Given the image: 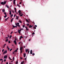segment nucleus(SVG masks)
<instances>
[{"label": "nucleus", "instance_id": "16", "mask_svg": "<svg viewBox=\"0 0 64 64\" xmlns=\"http://www.w3.org/2000/svg\"><path fill=\"white\" fill-rule=\"evenodd\" d=\"M7 50H6V51L4 52L5 53H7Z\"/></svg>", "mask_w": 64, "mask_h": 64}, {"label": "nucleus", "instance_id": "22", "mask_svg": "<svg viewBox=\"0 0 64 64\" xmlns=\"http://www.w3.org/2000/svg\"><path fill=\"white\" fill-rule=\"evenodd\" d=\"M28 51V49L26 50V53H27V52Z\"/></svg>", "mask_w": 64, "mask_h": 64}, {"label": "nucleus", "instance_id": "42", "mask_svg": "<svg viewBox=\"0 0 64 64\" xmlns=\"http://www.w3.org/2000/svg\"><path fill=\"white\" fill-rule=\"evenodd\" d=\"M4 49H3L2 50V52H3V51H4Z\"/></svg>", "mask_w": 64, "mask_h": 64}, {"label": "nucleus", "instance_id": "10", "mask_svg": "<svg viewBox=\"0 0 64 64\" xmlns=\"http://www.w3.org/2000/svg\"><path fill=\"white\" fill-rule=\"evenodd\" d=\"M18 33H19V34H20L21 33V32L20 31L18 30Z\"/></svg>", "mask_w": 64, "mask_h": 64}, {"label": "nucleus", "instance_id": "29", "mask_svg": "<svg viewBox=\"0 0 64 64\" xmlns=\"http://www.w3.org/2000/svg\"><path fill=\"white\" fill-rule=\"evenodd\" d=\"M19 22H20V23H22V22H21V21L20 20L19 21Z\"/></svg>", "mask_w": 64, "mask_h": 64}, {"label": "nucleus", "instance_id": "37", "mask_svg": "<svg viewBox=\"0 0 64 64\" xmlns=\"http://www.w3.org/2000/svg\"><path fill=\"white\" fill-rule=\"evenodd\" d=\"M4 62V60H2V62H1V64H2V63H3V62Z\"/></svg>", "mask_w": 64, "mask_h": 64}, {"label": "nucleus", "instance_id": "9", "mask_svg": "<svg viewBox=\"0 0 64 64\" xmlns=\"http://www.w3.org/2000/svg\"><path fill=\"white\" fill-rule=\"evenodd\" d=\"M5 46H6V44H4L3 45V48H4L5 47Z\"/></svg>", "mask_w": 64, "mask_h": 64}, {"label": "nucleus", "instance_id": "34", "mask_svg": "<svg viewBox=\"0 0 64 64\" xmlns=\"http://www.w3.org/2000/svg\"><path fill=\"white\" fill-rule=\"evenodd\" d=\"M11 43L10 41V40H8V43Z\"/></svg>", "mask_w": 64, "mask_h": 64}, {"label": "nucleus", "instance_id": "21", "mask_svg": "<svg viewBox=\"0 0 64 64\" xmlns=\"http://www.w3.org/2000/svg\"><path fill=\"white\" fill-rule=\"evenodd\" d=\"M10 15H11V10H10Z\"/></svg>", "mask_w": 64, "mask_h": 64}, {"label": "nucleus", "instance_id": "35", "mask_svg": "<svg viewBox=\"0 0 64 64\" xmlns=\"http://www.w3.org/2000/svg\"><path fill=\"white\" fill-rule=\"evenodd\" d=\"M6 2H4V4H6Z\"/></svg>", "mask_w": 64, "mask_h": 64}, {"label": "nucleus", "instance_id": "25", "mask_svg": "<svg viewBox=\"0 0 64 64\" xmlns=\"http://www.w3.org/2000/svg\"><path fill=\"white\" fill-rule=\"evenodd\" d=\"M12 16H13V14H12L10 16V17H11V18H12Z\"/></svg>", "mask_w": 64, "mask_h": 64}, {"label": "nucleus", "instance_id": "23", "mask_svg": "<svg viewBox=\"0 0 64 64\" xmlns=\"http://www.w3.org/2000/svg\"><path fill=\"white\" fill-rule=\"evenodd\" d=\"M2 12H4L5 11V10L4 9L2 10Z\"/></svg>", "mask_w": 64, "mask_h": 64}, {"label": "nucleus", "instance_id": "61", "mask_svg": "<svg viewBox=\"0 0 64 64\" xmlns=\"http://www.w3.org/2000/svg\"><path fill=\"white\" fill-rule=\"evenodd\" d=\"M21 39H22L21 38H19V39L20 40H21Z\"/></svg>", "mask_w": 64, "mask_h": 64}, {"label": "nucleus", "instance_id": "50", "mask_svg": "<svg viewBox=\"0 0 64 64\" xmlns=\"http://www.w3.org/2000/svg\"><path fill=\"white\" fill-rule=\"evenodd\" d=\"M16 16V14H14V17H15Z\"/></svg>", "mask_w": 64, "mask_h": 64}, {"label": "nucleus", "instance_id": "62", "mask_svg": "<svg viewBox=\"0 0 64 64\" xmlns=\"http://www.w3.org/2000/svg\"><path fill=\"white\" fill-rule=\"evenodd\" d=\"M6 64H8V62H6Z\"/></svg>", "mask_w": 64, "mask_h": 64}, {"label": "nucleus", "instance_id": "17", "mask_svg": "<svg viewBox=\"0 0 64 64\" xmlns=\"http://www.w3.org/2000/svg\"><path fill=\"white\" fill-rule=\"evenodd\" d=\"M6 7H7L8 8H9V6H8L7 5V4H6Z\"/></svg>", "mask_w": 64, "mask_h": 64}, {"label": "nucleus", "instance_id": "43", "mask_svg": "<svg viewBox=\"0 0 64 64\" xmlns=\"http://www.w3.org/2000/svg\"><path fill=\"white\" fill-rule=\"evenodd\" d=\"M14 4H15V2H13Z\"/></svg>", "mask_w": 64, "mask_h": 64}, {"label": "nucleus", "instance_id": "20", "mask_svg": "<svg viewBox=\"0 0 64 64\" xmlns=\"http://www.w3.org/2000/svg\"><path fill=\"white\" fill-rule=\"evenodd\" d=\"M20 38H23V37H22V36L21 35V36L20 37Z\"/></svg>", "mask_w": 64, "mask_h": 64}, {"label": "nucleus", "instance_id": "18", "mask_svg": "<svg viewBox=\"0 0 64 64\" xmlns=\"http://www.w3.org/2000/svg\"><path fill=\"white\" fill-rule=\"evenodd\" d=\"M29 27L30 28H32V26L31 25H30L29 26Z\"/></svg>", "mask_w": 64, "mask_h": 64}, {"label": "nucleus", "instance_id": "36", "mask_svg": "<svg viewBox=\"0 0 64 64\" xmlns=\"http://www.w3.org/2000/svg\"><path fill=\"white\" fill-rule=\"evenodd\" d=\"M18 30V31H20L21 32V30H21V29H20V30Z\"/></svg>", "mask_w": 64, "mask_h": 64}, {"label": "nucleus", "instance_id": "44", "mask_svg": "<svg viewBox=\"0 0 64 64\" xmlns=\"http://www.w3.org/2000/svg\"><path fill=\"white\" fill-rule=\"evenodd\" d=\"M9 58L10 59V60H12V59H11V58H10V57H9Z\"/></svg>", "mask_w": 64, "mask_h": 64}, {"label": "nucleus", "instance_id": "64", "mask_svg": "<svg viewBox=\"0 0 64 64\" xmlns=\"http://www.w3.org/2000/svg\"><path fill=\"white\" fill-rule=\"evenodd\" d=\"M8 50H10V48H8Z\"/></svg>", "mask_w": 64, "mask_h": 64}, {"label": "nucleus", "instance_id": "45", "mask_svg": "<svg viewBox=\"0 0 64 64\" xmlns=\"http://www.w3.org/2000/svg\"><path fill=\"white\" fill-rule=\"evenodd\" d=\"M34 34H35V33L34 32L32 33V35H34Z\"/></svg>", "mask_w": 64, "mask_h": 64}, {"label": "nucleus", "instance_id": "3", "mask_svg": "<svg viewBox=\"0 0 64 64\" xmlns=\"http://www.w3.org/2000/svg\"><path fill=\"white\" fill-rule=\"evenodd\" d=\"M14 43L15 45H17V42L15 40H14Z\"/></svg>", "mask_w": 64, "mask_h": 64}, {"label": "nucleus", "instance_id": "51", "mask_svg": "<svg viewBox=\"0 0 64 64\" xmlns=\"http://www.w3.org/2000/svg\"><path fill=\"white\" fill-rule=\"evenodd\" d=\"M6 61V59H4V62H5V61Z\"/></svg>", "mask_w": 64, "mask_h": 64}, {"label": "nucleus", "instance_id": "54", "mask_svg": "<svg viewBox=\"0 0 64 64\" xmlns=\"http://www.w3.org/2000/svg\"><path fill=\"white\" fill-rule=\"evenodd\" d=\"M35 27H37V25H35Z\"/></svg>", "mask_w": 64, "mask_h": 64}, {"label": "nucleus", "instance_id": "6", "mask_svg": "<svg viewBox=\"0 0 64 64\" xmlns=\"http://www.w3.org/2000/svg\"><path fill=\"white\" fill-rule=\"evenodd\" d=\"M16 19H19V18H19V16H16Z\"/></svg>", "mask_w": 64, "mask_h": 64}, {"label": "nucleus", "instance_id": "19", "mask_svg": "<svg viewBox=\"0 0 64 64\" xmlns=\"http://www.w3.org/2000/svg\"><path fill=\"white\" fill-rule=\"evenodd\" d=\"M12 60H13V61H14V60H15V58H14V57H13L12 58Z\"/></svg>", "mask_w": 64, "mask_h": 64}, {"label": "nucleus", "instance_id": "46", "mask_svg": "<svg viewBox=\"0 0 64 64\" xmlns=\"http://www.w3.org/2000/svg\"><path fill=\"white\" fill-rule=\"evenodd\" d=\"M4 14H5H5H6V12H4Z\"/></svg>", "mask_w": 64, "mask_h": 64}, {"label": "nucleus", "instance_id": "14", "mask_svg": "<svg viewBox=\"0 0 64 64\" xmlns=\"http://www.w3.org/2000/svg\"><path fill=\"white\" fill-rule=\"evenodd\" d=\"M5 16H4V18H5L6 17H7V14H5Z\"/></svg>", "mask_w": 64, "mask_h": 64}, {"label": "nucleus", "instance_id": "38", "mask_svg": "<svg viewBox=\"0 0 64 64\" xmlns=\"http://www.w3.org/2000/svg\"><path fill=\"white\" fill-rule=\"evenodd\" d=\"M16 64H18V61L17 60L16 61Z\"/></svg>", "mask_w": 64, "mask_h": 64}, {"label": "nucleus", "instance_id": "26", "mask_svg": "<svg viewBox=\"0 0 64 64\" xmlns=\"http://www.w3.org/2000/svg\"><path fill=\"white\" fill-rule=\"evenodd\" d=\"M18 13H20L21 12V10H19L18 12Z\"/></svg>", "mask_w": 64, "mask_h": 64}, {"label": "nucleus", "instance_id": "4", "mask_svg": "<svg viewBox=\"0 0 64 64\" xmlns=\"http://www.w3.org/2000/svg\"><path fill=\"white\" fill-rule=\"evenodd\" d=\"M7 58V55L4 56V59H6Z\"/></svg>", "mask_w": 64, "mask_h": 64}, {"label": "nucleus", "instance_id": "31", "mask_svg": "<svg viewBox=\"0 0 64 64\" xmlns=\"http://www.w3.org/2000/svg\"><path fill=\"white\" fill-rule=\"evenodd\" d=\"M24 64V62H22L21 63V64Z\"/></svg>", "mask_w": 64, "mask_h": 64}, {"label": "nucleus", "instance_id": "48", "mask_svg": "<svg viewBox=\"0 0 64 64\" xmlns=\"http://www.w3.org/2000/svg\"><path fill=\"white\" fill-rule=\"evenodd\" d=\"M12 50V49H10V51H11V50Z\"/></svg>", "mask_w": 64, "mask_h": 64}, {"label": "nucleus", "instance_id": "33", "mask_svg": "<svg viewBox=\"0 0 64 64\" xmlns=\"http://www.w3.org/2000/svg\"><path fill=\"white\" fill-rule=\"evenodd\" d=\"M14 52H17V50H15L14 51Z\"/></svg>", "mask_w": 64, "mask_h": 64}, {"label": "nucleus", "instance_id": "41", "mask_svg": "<svg viewBox=\"0 0 64 64\" xmlns=\"http://www.w3.org/2000/svg\"><path fill=\"white\" fill-rule=\"evenodd\" d=\"M34 55H35V54H34V53L32 54V55L34 56Z\"/></svg>", "mask_w": 64, "mask_h": 64}, {"label": "nucleus", "instance_id": "13", "mask_svg": "<svg viewBox=\"0 0 64 64\" xmlns=\"http://www.w3.org/2000/svg\"><path fill=\"white\" fill-rule=\"evenodd\" d=\"M30 53L31 54H32V50H31L30 51Z\"/></svg>", "mask_w": 64, "mask_h": 64}, {"label": "nucleus", "instance_id": "30", "mask_svg": "<svg viewBox=\"0 0 64 64\" xmlns=\"http://www.w3.org/2000/svg\"><path fill=\"white\" fill-rule=\"evenodd\" d=\"M11 37H12V35H10V39H11Z\"/></svg>", "mask_w": 64, "mask_h": 64}, {"label": "nucleus", "instance_id": "53", "mask_svg": "<svg viewBox=\"0 0 64 64\" xmlns=\"http://www.w3.org/2000/svg\"><path fill=\"white\" fill-rule=\"evenodd\" d=\"M29 24H27V26H29Z\"/></svg>", "mask_w": 64, "mask_h": 64}, {"label": "nucleus", "instance_id": "1", "mask_svg": "<svg viewBox=\"0 0 64 64\" xmlns=\"http://www.w3.org/2000/svg\"><path fill=\"white\" fill-rule=\"evenodd\" d=\"M15 24L17 26H18V27L19 28L21 26L20 25H19V23L18 22L17 23V24L16 23Z\"/></svg>", "mask_w": 64, "mask_h": 64}, {"label": "nucleus", "instance_id": "47", "mask_svg": "<svg viewBox=\"0 0 64 64\" xmlns=\"http://www.w3.org/2000/svg\"><path fill=\"white\" fill-rule=\"evenodd\" d=\"M20 43H21V42H18V44H20Z\"/></svg>", "mask_w": 64, "mask_h": 64}, {"label": "nucleus", "instance_id": "8", "mask_svg": "<svg viewBox=\"0 0 64 64\" xmlns=\"http://www.w3.org/2000/svg\"><path fill=\"white\" fill-rule=\"evenodd\" d=\"M1 4H2V5H4V2H2L1 3Z\"/></svg>", "mask_w": 64, "mask_h": 64}, {"label": "nucleus", "instance_id": "5", "mask_svg": "<svg viewBox=\"0 0 64 64\" xmlns=\"http://www.w3.org/2000/svg\"><path fill=\"white\" fill-rule=\"evenodd\" d=\"M23 48L22 47H21L20 48V51H22V48Z\"/></svg>", "mask_w": 64, "mask_h": 64}, {"label": "nucleus", "instance_id": "2", "mask_svg": "<svg viewBox=\"0 0 64 64\" xmlns=\"http://www.w3.org/2000/svg\"><path fill=\"white\" fill-rule=\"evenodd\" d=\"M22 12H20L19 13V15L20 17H21L23 16V14H22Z\"/></svg>", "mask_w": 64, "mask_h": 64}, {"label": "nucleus", "instance_id": "11", "mask_svg": "<svg viewBox=\"0 0 64 64\" xmlns=\"http://www.w3.org/2000/svg\"><path fill=\"white\" fill-rule=\"evenodd\" d=\"M24 57H26V54H24Z\"/></svg>", "mask_w": 64, "mask_h": 64}, {"label": "nucleus", "instance_id": "28", "mask_svg": "<svg viewBox=\"0 0 64 64\" xmlns=\"http://www.w3.org/2000/svg\"><path fill=\"white\" fill-rule=\"evenodd\" d=\"M22 50H20V54H22Z\"/></svg>", "mask_w": 64, "mask_h": 64}, {"label": "nucleus", "instance_id": "39", "mask_svg": "<svg viewBox=\"0 0 64 64\" xmlns=\"http://www.w3.org/2000/svg\"><path fill=\"white\" fill-rule=\"evenodd\" d=\"M0 61H3V59H0Z\"/></svg>", "mask_w": 64, "mask_h": 64}, {"label": "nucleus", "instance_id": "63", "mask_svg": "<svg viewBox=\"0 0 64 64\" xmlns=\"http://www.w3.org/2000/svg\"><path fill=\"white\" fill-rule=\"evenodd\" d=\"M8 37H10V36H9V35H8Z\"/></svg>", "mask_w": 64, "mask_h": 64}, {"label": "nucleus", "instance_id": "60", "mask_svg": "<svg viewBox=\"0 0 64 64\" xmlns=\"http://www.w3.org/2000/svg\"><path fill=\"white\" fill-rule=\"evenodd\" d=\"M15 1H16V0H14L13 1V2H15Z\"/></svg>", "mask_w": 64, "mask_h": 64}, {"label": "nucleus", "instance_id": "27", "mask_svg": "<svg viewBox=\"0 0 64 64\" xmlns=\"http://www.w3.org/2000/svg\"><path fill=\"white\" fill-rule=\"evenodd\" d=\"M26 21L27 22L28 21V20H27V19H26Z\"/></svg>", "mask_w": 64, "mask_h": 64}, {"label": "nucleus", "instance_id": "49", "mask_svg": "<svg viewBox=\"0 0 64 64\" xmlns=\"http://www.w3.org/2000/svg\"><path fill=\"white\" fill-rule=\"evenodd\" d=\"M13 54H15V52H14H14H13Z\"/></svg>", "mask_w": 64, "mask_h": 64}, {"label": "nucleus", "instance_id": "15", "mask_svg": "<svg viewBox=\"0 0 64 64\" xmlns=\"http://www.w3.org/2000/svg\"><path fill=\"white\" fill-rule=\"evenodd\" d=\"M14 19V18H12V19L11 20V22H12V20H13V19Z\"/></svg>", "mask_w": 64, "mask_h": 64}, {"label": "nucleus", "instance_id": "58", "mask_svg": "<svg viewBox=\"0 0 64 64\" xmlns=\"http://www.w3.org/2000/svg\"><path fill=\"white\" fill-rule=\"evenodd\" d=\"M22 3V2H20V3H19V4H21Z\"/></svg>", "mask_w": 64, "mask_h": 64}, {"label": "nucleus", "instance_id": "56", "mask_svg": "<svg viewBox=\"0 0 64 64\" xmlns=\"http://www.w3.org/2000/svg\"><path fill=\"white\" fill-rule=\"evenodd\" d=\"M14 10H16V8H15Z\"/></svg>", "mask_w": 64, "mask_h": 64}, {"label": "nucleus", "instance_id": "40", "mask_svg": "<svg viewBox=\"0 0 64 64\" xmlns=\"http://www.w3.org/2000/svg\"><path fill=\"white\" fill-rule=\"evenodd\" d=\"M18 7H21V6L20 5H18Z\"/></svg>", "mask_w": 64, "mask_h": 64}, {"label": "nucleus", "instance_id": "7", "mask_svg": "<svg viewBox=\"0 0 64 64\" xmlns=\"http://www.w3.org/2000/svg\"><path fill=\"white\" fill-rule=\"evenodd\" d=\"M9 18V17H8L7 18H6L5 20V21H7V20H8V19Z\"/></svg>", "mask_w": 64, "mask_h": 64}, {"label": "nucleus", "instance_id": "55", "mask_svg": "<svg viewBox=\"0 0 64 64\" xmlns=\"http://www.w3.org/2000/svg\"><path fill=\"white\" fill-rule=\"evenodd\" d=\"M23 27H25V26L24 25H23Z\"/></svg>", "mask_w": 64, "mask_h": 64}, {"label": "nucleus", "instance_id": "57", "mask_svg": "<svg viewBox=\"0 0 64 64\" xmlns=\"http://www.w3.org/2000/svg\"><path fill=\"white\" fill-rule=\"evenodd\" d=\"M24 48H25V47H26L25 46H24Z\"/></svg>", "mask_w": 64, "mask_h": 64}, {"label": "nucleus", "instance_id": "52", "mask_svg": "<svg viewBox=\"0 0 64 64\" xmlns=\"http://www.w3.org/2000/svg\"><path fill=\"white\" fill-rule=\"evenodd\" d=\"M34 28L35 29H36V27H34Z\"/></svg>", "mask_w": 64, "mask_h": 64}, {"label": "nucleus", "instance_id": "12", "mask_svg": "<svg viewBox=\"0 0 64 64\" xmlns=\"http://www.w3.org/2000/svg\"><path fill=\"white\" fill-rule=\"evenodd\" d=\"M25 27L27 31H28V30H29V29H28L27 28L26 26H25Z\"/></svg>", "mask_w": 64, "mask_h": 64}, {"label": "nucleus", "instance_id": "59", "mask_svg": "<svg viewBox=\"0 0 64 64\" xmlns=\"http://www.w3.org/2000/svg\"><path fill=\"white\" fill-rule=\"evenodd\" d=\"M12 33H13V32H11V33H10L11 34H12Z\"/></svg>", "mask_w": 64, "mask_h": 64}, {"label": "nucleus", "instance_id": "32", "mask_svg": "<svg viewBox=\"0 0 64 64\" xmlns=\"http://www.w3.org/2000/svg\"><path fill=\"white\" fill-rule=\"evenodd\" d=\"M12 26L13 28H15V26L13 25Z\"/></svg>", "mask_w": 64, "mask_h": 64}, {"label": "nucleus", "instance_id": "24", "mask_svg": "<svg viewBox=\"0 0 64 64\" xmlns=\"http://www.w3.org/2000/svg\"><path fill=\"white\" fill-rule=\"evenodd\" d=\"M8 39H7L6 40V42H8Z\"/></svg>", "mask_w": 64, "mask_h": 64}]
</instances>
